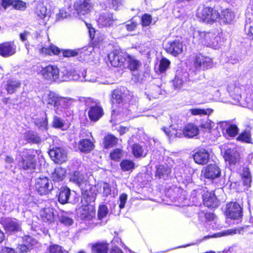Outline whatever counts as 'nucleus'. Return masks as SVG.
I'll use <instances>...</instances> for the list:
<instances>
[{
    "mask_svg": "<svg viewBox=\"0 0 253 253\" xmlns=\"http://www.w3.org/2000/svg\"><path fill=\"white\" fill-rule=\"evenodd\" d=\"M81 190V206L77 210V214L81 220L83 221H90L95 218L96 210L94 204L96 194L91 192V187Z\"/></svg>",
    "mask_w": 253,
    "mask_h": 253,
    "instance_id": "obj_1",
    "label": "nucleus"
},
{
    "mask_svg": "<svg viewBox=\"0 0 253 253\" xmlns=\"http://www.w3.org/2000/svg\"><path fill=\"white\" fill-rule=\"evenodd\" d=\"M132 99L133 95L126 87L120 86L113 90L110 98L112 114L118 115L124 112Z\"/></svg>",
    "mask_w": 253,
    "mask_h": 253,
    "instance_id": "obj_2",
    "label": "nucleus"
},
{
    "mask_svg": "<svg viewBox=\"0 0 253 253\" xmlns=\"http://www.w3.org/2000/svg\"><path fill=\"white\" fill-rule=\"evenodd\" d=\"M108 57L111 66L114 67L125 68L126 67L130 71H135L141 66L139 60L121 49L113 50Z\"/></svg>",
    "mask_w": 253,
    "mask_h": 253,
    "instance_id": "obj_3",
    "label": "nucleus"
},
{
    "mask_svg": "<svg viewBox=\"0 0 253 253\" xmlns=\"http://www.w3.org/2000/svg\"><path fill=\"white\" fill-rule=\"evenodd\" d=\"M37 150L34 149H25L17 162V166L21 171L34 170L37 167Z\"/></svg>",
    "mask_w": 253,
    "mask_h": 253,
    "instance_id": "obj_4",
    "label": "nucleus"
},
{
    "mask_svg": "<svg viewBox=\"0 0 253 253\" xmlns=\"http://www.w3.org/2000/svg\"><path fill=\"white\" fill-rule=\"evenodd\" d=\"M198 16L203 22L212 24L220 17V15L214 7L204 6L198 13Z\"/></svg>",
    "mask_w": 253,
    "mask_h": 253,
    "instance_id": "obj_5",
    "label": "nucleus"
},
{
    "mask_svg": "<svg viewBox=\"0 0 253 253\" xmlns=\"http://www.w3.org/2000/svg\"><path fill=\"white\" fill-rule=\"evenodd\" d=\"M35 188L39 195L45 196L51 192L53 189V186L48 178L42 176L36 179Z\"/></svg>",
    "mask_w": 253,
    "mask_h": 253,
    "instance_id": "obj_6",
    "label": "nucleus"
},
{
    "mask_svg": "<svg viewBox=\"0 0 253 253\" xmlns=\"http://www.w3.org/2000/svg\"><path fill=\"white\" fill-rule=\"evenodd\" d=\"M73 7L78 15L82 16L90 13L93 9L94 4L91 0H75Z\"/></svg>",
    "mask_w": 253,
    "mask_h": 253,
    "instance_id": "obj_7",
    "label": "nucleus"
},
{
    "mask_svg": "<svg viewBox=\"0 0 253 253\" xmlns=\"http://www.w3.org/2000/svg\"><path fill=\"white\" fill-rule=\"evenodd\" d=\"M183 46L182 38L176 37L174 40L168 42L165 50L167 53L177 57L182 53Z\"/></svg>",
    "mask_w": 253,
    "mask_h": 253,
    "instance_id": "obj_8",
    "label": "nucleus"
},
{
    "mask_svg": "<svg viewBox=\"0 0 253 253\" xmlns=\"http://www.w3.org/2000/svg\"><path fill=\"white\" fill-rule=\"evenodd\" d=\"M40 74L44 80L51 83L59 79V71L56 66L49 65L42 68Z\"/></svg>",
    "mask_w": 253,
    "mask_h": 253,
    "instance_id": "obj_9",
    "label": "nucleus"
},
{
    "mask_svg": "<svg viewBox=\"0 0 253 253\" xmlns=\"http://www.w3.org/2000/svg\"><path fill=\"white\" fill-rule=\"evenodd\" d=\"M0 223L7 233H15L22 230L20 223L15 218H4L0 220Z\"/></svg>",
    "mask_w": 253,
    "mask_h": 253,
    "instance_id": "obj_10",
    "label": "nucleus"
},
{
    "mask_svg": "<svg viewBox=\"0 0 253 253\" xmlns=\"http://www.w3.org/2000/svg\"><path fill=\"white\" fill-rule=\"evenodd\" d=\"M225 213L228 218L238 220L242 218V209L239 203L231 202L226 204Z\"/></svg>",
    "mask_w": 253,
    "mask_h": 253,
    "instance_id": "obj_11",
    "label": "nucleus"
},
{
    "mask_svg": "<svg viewBox=\"0 0 253 253\" xmlns=\"http://www.w3.org/2000/svg\"><path fill=\"white\" fill-rule=\"evenodd\" d=\"M56 213L57 211L53 208L48 207L42 209L40 211L39 216L43 222L49 225L56 221L58 218Z\"/></svg>",
    "mask_w": 253,
    "mask_h": 253,
    "instance_id": "obj_12",
    "label": "nucleus"
},
{
    "mask_svg": "<svg viewBox=\"0 0 253 253\" xmlns=\"http://www.w3.org/2000/svg\"><path fill=\"white\" fill-rule=\"evenodd\" d=\"M17 53V46L14 41H4L0 43V56L8 58Z\"/></svg>",
    "mask_w": 253,
    "mask_h": 253,
    "instance_id": "obj_13",
    "label": "nucleus"
},
{
    "mask_svg": "<svg viewBox=\"0 0 253 253\" xmlns=\"http://www.w3.org/2000/svg\"><path fill=\"white\" fill-rule=\"evenodd\" d=\"M215 34L211 32L198 31V40L202 44L208 47L215 46L217 43Z\"/></svg>",
    "mask_w": 253,
    "mask_h": 253,
    "instance_id": "obj_14",
    "label": "nucleus"
},
{
    "mask_svg": "<svg viewBox=\"0 0 253 253\" xmlns=\"http://www.w3.org/2000/svg\"><path fill=\"white\" fill-rule=\"evenodd\" d=\"M194 65L197 69H208L212 66V61L210 57L199 53L195 56Z\"/></svg>",
    "mask_w": 253,
    "mask_h": 253,
    "instance_id": "obj_15",
    "label": "nucleus"
},
{
    "mask_svg": "<svg viewBox=\"0 0 253 253\" xmlns=\"http://www.w3.org/2000/svg\"><path fill=\"white\" fill-rule=\"evenodd\" d=\"M203 204L209 208H216L219 204L214 191H204L202 195Z\"/></svg>",
    "mask_w": 253,
    "mask_h": 253,
    "instance_id": "obj_16",
    "label": "nucleus"
},
{
    "mask_svg": "<svg viewBox=\"0 0 253 253\" xmlns=\"http://www.w3.org/2000/svg\"><path fill=\"white\" fill-rule=\"evenodd\" d=\"M115 21L113 14L109 12L101 13L96 19L97 26L100 28L112 26Z\"/></svg>",
    "mask_w": 253,
    "mask_h": 253,
    "instance_id": "obj_17",
    "label": "nucleus"
},
{
    "mask_svg": "<svg viewBox=\"0 0 253 253\" xmlns=\"http://www.w3.org/2000/svg\"><path fill=\"white\" fill-rule=\"evenodd\" d=\"M49 154L52 160L58 164L65 162L67 159V153L61 147H55L50 150Z\"/></svg>",
    "mask_w": 253,
    "mask_h": 253,
    "instance_id": "obj_18",
    "label": "nucleus"
},
{
    "mask_svg": "<svg viewBox=\"0 0 253 253\" xmlns=\"http://www.w3.org/2000/svg\"><path fill=\"white\" fill-rule=\"evenodd\" d=\"M103 107L99 104L90 106L88 110L87 115L89 120L92 122L99 121L104 115Z\"/></svg>",
    "mask_w": 253,
    "mask_h": 253,
    "instance_id": "obj_19",
    "label": "nucleus"
},
{
    "mask_svg": "<svg viewBox=\"0 0 253 253\" xmlns=\"http://www.w3.org/2000/svg\"><path fill=\"white\" fill-rule=\"evenodd\" d=\"M202 172L205 178L211 180H213L219 177L221 174L219 168L215 164L208 165Z\"/></svg>",
    "mask_w": 253,
    "mask_h": 253,
    "instance_id": "obj_20",
    "label": "nucleus"
},
{
    "mask_svg": "<svg viewBox=\"0 0 253 253\" xmlns=\"http://www.w3.org/2000/svg\"><path fill=\"white\" fill-rule=\"evenodd\" d=\"M223 158L230 166H234L240 160V154L234 149L227 148L224 151Z\"/></svg>",
    "mask_w": 253,
    "mask_h": 253,
    "instance_id": "obj_21",
    "label": "nucleus"
},
{
    "mask_svg": "<svg viewBox=\"0 0 253 253\" xmlns=\"http://www.w3.org/2000/svg\"><path fill=\"white\" fill-rule=\"evenodd\" d=\"M155 168V177L159 179H167L171 172V167L166 163L158 165Z\"/></svg>",
    "mask_w": 253,
    "mask_h": 253,
    "instance_id": "obj_22",
    "label": "nucleus"
},
{
    "mask_svg": "<svg viewBox=\"0 0 253 253\" xmlns=\"http://www.w3.org/2000/svg\"><path fill=\"white\" fill-rule=\"evenodd\" d=\"M210 155L208 151L203 148L198 149L193 155L194 162L199 165H204L208 163Z\"/></svg>",
    "mask_w": 253,
    "mask_h": 253,
    "instance_id": "obj_23",
    "label": "nucleus"
},
{
    "mask_svg": "<svg viewBox=\"0 0 253 253\" xmlns=\"http://www.w3.org/2000/svg\"><path fill=\"white\" fill-rule=\"evenodd\" d=\"M162 129L169 139L182 137V128H179L177 126H174L173 125H170L168 127H163Z\"/></svg>",
    "mask_w": 253,
    "mask_h": 253,
    "instance_id": "obj_24",
    "label": "nucleus"
},
{
    "mask_svg": "<svg viewBox=\"0 0 253 253\" xmlns=\"http://www.w3.org/2000/svg\"><path fill=\"white\" fill-rule=\"evenodd\" d=\"M91 253H108L110 245L107 241H97L90 244Z\"/></svg>",
    "mask_w": 253,
    "mask_h": 253,
    "instance_id": "obj_25",
    "label": "nucleus"
},
{
    "mask_svg": "<svg viewBox=\"0 0 253 253\" xmlns=\"http://www.w3.org/2000/svg\"><path fill=\"white\" fill-rule=\"evenodd\" d=\"M1 5L5 9L10 6L19 10H24L27 7L26 2L21 0H2Z\"/></svg>",
    "mask_w": 253,
    "mask_h": 253,
    "instance_id": "obj_26",
    "label": "nucleus"
},
{
    "mask_svg": "<svg viewBox=\"0 0 253 253\" xmlns=\"http://www.w3.org/2000/svg\"><path fill=\"white\" fill-rule=\"evenodd\" d=\"M118 141L117 137L112 133H107L102 140L103 148L105 149L113 148L118 145Z\"/></svg>",
    "mask_w": 253,
    "mask_h": 253,
    "instance_id": "obj_27",
    "label": "nucleus"
},
{
    "mask_svg": "<svg viewBox=\"0 0 253 253\" xmlns=\"http://www.w3.org/2000/svg\"><path fill=\"white\" fill-rule=\"evenodd\" d=\"M21 85V81L14 78L9 79L5 85V90L8 94H12L16 92Z\"/></svg>",
    "mask_w": 253,
    "mask_h": 253,
    "instance_id": "obj_28",
    "label": "nucleus"
},
{
    "mask_svg": "<svg viewBox=\"0 0 253 253\" xmlns=\"http://www.w3.org/2000/svg\"><path fill=\"white\" fill-rule=\"evenodd\" d=\"M78 148L83 153H90L94 148V144L89 139H81L78 142Z\"/></svg>",
    "mask_w": 253,
    "mask_h": 253,
    "instance_id": "obj_29",
    "label": "nucleus"
},
{
    "mask_svg": "<svg viewBox=\"0 0 253 253\" xmlns=\"http://www.w3.org/2000/svg\"><path fill=\"white\" fill-rule=\"evenodd\" d=\"M61 96L53 91H50L44 99L45 102L47 105L53 106L54 108H59L60 101Z\"/></svg>",
    "mask_w": 253,
    "mask_h": 253,
    "instance_id": "obj_30",
    "label": "nucleus"
},
{
    "mask_svg": "<svg viewBox=\"0 0 253 253\" xmlns=\"http://www.w3.org/2000/svg\"><path fill=\"white\" fill-rule=\"evenodd\" d=\"M71 195V190L67 186H63L59 189L58 201L62 205L68 203Z\"/></svg>",
    "mask_w": 253,
    "mask_h": 253,
    "instance_id": "obj_31",
    "label": "nucleus"
},
{
    "mask_svg": "<svg viewBox=\"0 0 253 253\" xmlns=\"http://www.w3.org/2000/svg\"><path fill=\"white\" fill-rule=\"evenodd\" d=\"M183 136L191 138L197 135L199 133L198 127L193 124H188L182 129Z\"/></svg>",
    "mask_w": 253,
    "mask_h": 253,
    "instance_id": "obj_32",
    "label": "nucleus"
},
{
    "mask_svg": "<svg viewBox=\"0 0 253 253\" xmlns=\"http://www.w3.org/2000/svg\"><path fill=\"white\" fill-rule=\"evenodd\" d=\"M25 139L29 143L38 144L42 142L39 134L34 131L28 130L25 133Z\"/></svg>",
    "mask_w": 253,
    "mask_h": 253,
    "instance_id": "obj_33",
    "label": "nucleus"
},
{
    "mask_svg": "<svg viewBox=\"0 0 253 253\" xmlns=\"http://www.w3.org/2000/svg\"><path fill=\"white\" fill-rule=\"evenodd\" d=\"M228 91L231 98L236 102H239L241 98V88L235 85L228 87Z\"/></svg>",
    "mask_w": 253,
    "mask_h": 253,
    "instance_id": "obj_34",
    "label": "nucleus"
},
{
    "mask_svg": "<svg viewBox=\"0 0 253 253\" xmlns=\"http://www.w3.org/2000/svg\"><path fill=\"white\" fill-rule=\"evenodd\" d=\"M66 173V171L64 168L60 167L55 168L52 173V180L56 182L62 181L65 178Z\"/></svg>",
    "mask_w": 253,
    "mask_h": 253,
    "instance_id": "obj_35",
    "label": "nucleus"
},
{
    "mask_svg": "<svg viewBox=\"0 0 253 253\" xmlns=\"http://www.w3.org/2000/svg\"><path fill=\"white\" fill-rule=\"evenodd\" d=\"M123 0H105L104 4L105 9L118 10L123 5Z\"/></svg>",
    "mask_w": 253,
    "mask_h": 253,
    "instance_id": "obj_36",
    "label": "nucleus"
},
{
    "mask_svg": "<svg viewBox=\"0 0 253 253\" xmlns=\"http://www.w3.org/2000/svg\"><path fill=\"white\" fill-rule=\"evenodd\" d=\"M70 180L77 184L79 187H81L85 182L84 174L78 170L73 171L71 175Z\"/></svg>",
    "mask_w": 253,
    "mask_h": 253,
    "instance_id": "obj_37",
    "label": "nucleus"
},
{
    "mask_svg": "<svg viewBox=\"0 0 253 253\" xmlns=\"http://www.w3.org/2000/svg\"><path fill=\"white\" fill-rule=\"evenodd\" d=\"M124 151L122 148H116L113 149L109 153L110 159L114 162H119L123 156Z\"/></svg>",
    "mask_w": 253,
    "mask_h": 253,
    "instance_id": "obj_38",
    "label": "nucleus"
},
{
    "mask_svg": "<svg viewBox=\"0 0 253 253\" xmlns=\"http://www.w3.org/2000/svg\"><path fill=\"white\" fill-rule=\"evenodd\" d=\"M35 14L39 19H43L47 15V8L42 3H38L35 8Z\"/></svg>",
    "mask_w": 253,
    "mask_h": 253,
    "instance_id": "obj_39",
    "label": "nucleus"
},
{
    "mask_svg": "<svg viewBox=\"0 0 253 253\" xmlns=\"http://www.w3.org/2000/svg\"><path fill=\"white\" fill-rule=\"evenodd\" d=\"M131 149L132 153L135 158H140L145 155L143 147L138 143L133 144Z\"/></svg>",
    "mask_w": 253,
    "mask_h": 253,
    "instance_id": "obj_40",
    "label": "nucleus"
},
{
    "mask_svg": "<svg viewBox=\"0 0 253 253\" xmlns=\"http://www.w3.org/2000/svg\"><path fill=\"white\" fill-rule=\"evenodd\" d=\"M235 18L234 12L228 9H225L222 11L220 18L225 23H230Z\"/></svg>",
    "mask_w": 253,
    "mask_h": 253,
    "instance_id": "obj_41",
    "label": "nucleus"
},
{
    "mask_svg": "<svg viewBox=\"0 0 253 253\" xmlns=\"http://www.w3.org/2000/svg\"><path fill=\"white\" fill-rule=\"evenodd\" d=\"M252 135L249 130H244L236 138V140L243 143H252Z\"/></svg>",
    "mask_w": 253,
    "mask_h": 253,
    "instance_id": "obj_42",
    "label": "nucleus"
},
{
    "mask_svg": "<svg viewBox=\"0 0 253 253\" xmlns=\"http://www.w3.org/2000/svg\"><path fill=\"white\" fill-rule=\"evenodd\" d=\"M198 217L201 221L209 222L213 221L215 215L212 212L202 211L198 213Z\"/></svg>",
    "mask_w": 253,
    "mask_h": 253,
    "instance_id": "obj_43",
    "label": "nucleus"
},
{
    "mask_svg": "<svg viewBox=\"0 0 253 253\" xmlns=\"http://www.w3.org/2000/svg\"><path fill=\"white\" fill-rule=\"evenodd\" d=\"M120 167L124 171L132 170L135 167L134 162L128 159L123 160L120 163Z\"/></svg>",
    "mask_w": 253,
    "mask_h": 253,
    "instance_id": "obj_44",
    "label": "nucleus"
},
{
    "mask_svg": "<svg viewBox=\"0 0 253 253\" xmlns=\"http://www.w3.org/2000/svg\"><path fill=\"white\" fill-rule=\"evenodd\" d=\"M170 61L167 58L163 57L160 61L158 67V72L160 74L165 73L169 67Z\"/></svg>",
    "mask_w": 253,
    "mask_h": 253,
    "instance_id": "obj_45",
    "label": "nucleus"
},
{
    "mask_svg": "<svg viewBox=\"0 0 253 253\" xmlns=\"http://www.w3.org/2000/svg\"><path fill=\"white\" fill-rule=\"evenodd\" d=\"M213 111L211 108L207 109L201 108H193L189 110V112L192 115H208L209 116Z\"/></svg>",
    "mask_w": 253,
    "mask_h": 253,
    "instance_id": "obj_46",
    "label": "nucleus"
},
{
    "mask_svg": "<svg viewBox=\"0 0 253 253\" xmlns=\"http://www.w3.org/2000/svg\"><path fill=\"white\" fill-rule=\"evenodd\" d=\"M153 18L149 13H144L140 17V24L142 27L149 26L152 23Z\"/></svg>",
    "mask_w": 253,
    "mask_h": 253,
    "instance_id": "obj_47",
    "label": "nucleus"
},
{
    "mask_svg": "<svg viewBox=\"0 0 253 253\" xmlns=\"http://www.w3.org/2000/svg\"><path fill=\"white\" fill-rule=\"evenodd\" d=\"M35 124L40 128L47 129L48 118L46 116L37 118L35 121Z\"/></svg>",
    "mask_w": 253,
    "mask_h": 253,
    "instance_id": "obj_48",
    "label": "nucleus"
},
{
    "mask_svg": "<svg viewBox=\"0 0 253 253\" xmlns=\"http://www.w3.org/2000/svg\"><path fill=\"white\" fill-rule=\"evenodd\" d=\"M108 213V209L105 205L99 206L97 212V217L99 220H102Z\"/></svg>",
    "mask_w": 253,
    "mask_h": 253,
    "instance_id": "obj_49",
    "label": "nucleus"
},
{
    "mask_svg": "<svg viewBox=\"0 0 253 253\" xmlns=\"http://www.w3.org/2000/svg\"><path fill=\"white\" fill-rule=\"evenodd\" d=\"M239 129L237 125L235 124L230 125L226 128V133L230 137H235L238 133Z\"/></svg>",
    "mask_w": 253,
    "mask_h": 253,
    "instance_id": "obj_50",
    "label": "nucleus"
},
{
    "mask_svg": "<svg viewBox=\"0 0 253 253\" xmlns=\"http://www.w3.org/2000/svg\"><path fill=\"white\" fill-rule=\"evenodd\" d=\"M64 123L63 120L57 116L53 117L52 122V126L56 128H62L64 126Z\"/></svg>",
    "mask_w": 253,
    "mask_h": 253,
    "instance_id": "obj_51",
    "label": "nucleus"
},
{
    "mask_svg": "<svg viewBox=\"0 0 253 253\" xmlns=\"http://www.w3.org/2000/svg\"><path fill=\"white\" fill-rule=\"evenodd\" d=\"M62 52L63 57H71L78 55L81 52L80 49H63Z\"/></svg>",
    "mask_w": 253,
    "mask_h": 253,
    "instance_id": "obj_52",
    "label": "nucleus"
},
{
    "mask_svg": "<svg viewBox=\"0 0 253 253\" xmlns=\"http://www.w3.org/2000/svg\"><path fill=\"white\" fill-rule=\"evenodd\" d=\"M72 99L70 98H67L64 97L61 98L60 101V106L61 108L67 109L69 108L72 104Z\"/></svg>",
    "mask_w": 253,
    "mask_h": 253,
    "instance_id": "obj_53",
    "label": "nucleus"
},
{
    "mask_svg": "<svg viewBox=\"0 0 253 253\" xmlns=\"http://www.w3.org/2000/svg\"><path fill=\"white\" fill-rule=\"evenodd\" d=\"M138 26V22L132 20L128 21L125 25L126 29L128 32L135 31Z\"/></svg>",
    "mask_w": 253,
    "mask_h": 253,
    "instance_id": "obj_54",
    "label": "nucleus"
},
{
    "mask_svg": "<svg viewBox=\"0 0 253 253\" xmlns=\"http://www.w3.org/2000/svg\"><path fill=\"white\" fill-rule=\"evenodd\" d=\"M48 250V253H63L62 248L56 244L50 245Z\"/></svg>",
    "mask_w": 253,
    "mask_h": 253,
    "instance_id": "obj_55",
    "label": "nucleus"
},
{
    "mask_svg": "<svg viewBox=\"0 0 253 253\" xmlns=\"http://www.w3.org/2000/svg\"><path fill=\"white\" fill-rule=\"evenodd\" d=\"M184 81L179 75H176L173 80V84L175 88H180L183 84Z\"/></svg>",
    "mask_w": 253,
    "mask_h": 253,
    "instance_id": "obj_56",
    "label": "nucleus"
},
{
    "mask_svg": "<svg viewBox=\"0 0 253 253\" xmlns=\"http://www.w3.org/2000/svg\"><path fill=\"white\" fill-rule=\"evenodd\" d=\"M252 178V176L241 178L243 185L247 190L251 187Z\"/></svg>",
    "mask_w": 253,
    "mask_h": 253,
    "instance_id": "obj_57",
    "label": "nucleus"
},
{
    "mask_svg": "<svg viewBox=\"0 0 253 253\" xmlns=\"http://www.w3.org/2000/svg\"><path fill=\"white\" fill-rule=\"evenodd\" d=\"M127 195L126 193H122L119 196V208L121 209H123L126 205V200H127Z\"/></svg>",
    "mask_w": 253,
    "mask_h": 253,
    "instance_id": "obj_58",
    "label": "nucleus"
},
{
    "mask_svg": "<svg viewBox=\"0 0 253 253\" xmlns=\"http://www.w3.org/2000/svg\"><path fill=\"white\" fill-rule=\"evenodd\" d=\"M59 221L66 225H71L73 223V220L71 218L64 215L60 217Z\"/></svg>",
    "mask_w": 253,
    "mask_h": 253,
    "instance_id": "obj_59",
    "label": "nucleus"
},
{
    "mask_svg": "<svg viewBox=\"0 0 253 253\" xmlns=\"http://www.w3.org/2000/svg\"><path fill=\"white\" fill-rule=\"evenodd\" d=\"M240 176L241 178L252 176V174L249 167H245L243 168L242 172Z\"/></svg>",
    "mask_w": 253,
    "mask_h": 253,
    "instance_id": "obj_60",
    "label": "nucleus"
},
{
    "mask_svg": "<svg viewBox=\"0 0 253 253\" xmlns=\"http://www.w3.org/2000/svg\"><path fill=\"white\" fill-rule=\"evenodd\" d=\"M50 55H51L52 54L58 55L60 53L61 50L59 49V48H58L56 46L52 44H50Z\"/></svg>",
    "mask_w": 253,
    "mask_h": 253,
    "instance_id": "obj_61",
    "label": "nucleus"
},
{
    "mask_svg": "<svg viewBox=\"0 0 253 253\" xmlns=\"http://www.w3.org/2000/svg\"><path fill=\"white\" fill-rule=\"evenodd\" d=\"M86 25L88 29L89 37L91 40H93L95 37L96 31L95 29L92 27L91 24H86Z\"/></svg>",
    "mask_w": 253,
    "mask_h": 253,
    "instance_id": "obj_62",
    "label": "nucleus"
},
{
    "mask_svg": "<svg viewBox=\"0 0 253 253\" xmlns=\"http://www.w3.org/2000/svg\"><path fill=\"white\" fill-rule=\"evenodd\" d=\"M251 22H250V24ZM248 38L253 42V24L250 25L246 33Z\"/></svg>",
    "mask_w": 253,
    "mask_h": 253,
    "instance_id": "obj_63",
    "label": "nucleus"
},
{
    "mask_svg": "<svg viewBox=\"0 0 253 253\" xmlns=\"http://www.w3.org/2000/svg\"><path fill=\"white\" fill-rule=\"evenodd\" d=\"M0 253H16L14 249L8 247H3L1 248Z\"/></svg>",
    "mask_w": 253,
    "mask_h": 253,
    "instance_id": "obj_64",
    "label": "nucleus"
}]
</instances>
